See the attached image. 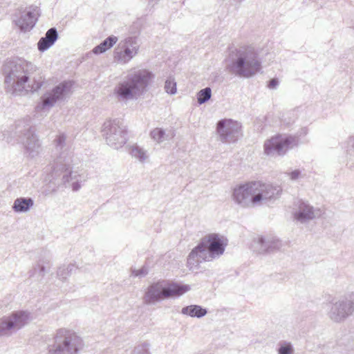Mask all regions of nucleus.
Returning <instances> with one entry per match:
<instances>
[{
	"label": "nucleus",
	"instance_id": "1",
	"mask_svg": "<svg viewBox=\"0 0 354 354\" xmlns=\"http://www.w3.org/2000/svg\"><path fill=\"white\" fill-rule=\"evenodd\" d=\"M64 133L58 135L54 140L55 151L58 153L53 163L45 169L44 181L56 185V180L62 176L61 181L65 187L78 192L86 181V176L82 169H74L72 166V153L68 150Z\"/></svg>",
	"mask_w": 354,
	"mask_h": 354
},
{
	"label": "nucleus",
	"instance_id": "2",
	"mask_svg": "<svg viewBox=\"0 0 354 354\" xmlns=\"http://www.w3.org/2000/svg\"><path fill=\"white\" fill-rule=\"evenodd\" d=\"M37 67L25 59L7 62L3 66L6 90L16 95H25L37 91L43 86L41 75L32 76Z\"/></svg>",
	"mask_w": 354,
	"mask_h": 354
},
{
	"label": "nucleus",
	"instance_id": "3",
	"mask_svg": "<svg viewBox=\"0 0 354 354\" xmlns=\"http://www.w3.org/2000/svg\"><path fill=\"white\" fill-rule=\"evenodd\" d=\"M280 186L262 181H251L236 186L232 194L233 201L242 208H253L268 205L279 199Z\"/></svg>",
	"mask_w": 354,
	"mask_h": 354
},
{
	"label": "nucleus",
	"instance_id": "4",
	"mask_svg": "<svg viewBox=\"0 0 354 354\" xmlns=\"http://www.w3.org/2000/svg\"><path fill=\"white\" fill-rule=\"evenodd\" d=\"M261 59L254 47L240 46L230 53L226 70L235 76L250 78L261 72Z\"/></svg>",
	"mask_w": 354,
	"mask_h": 354
},
{
	"label": "nucleus",
	"instance_id": "5",
	"mask_svg": "<svg viewBox=\"0 0 354 354\" xmlns=\"http://www.w3.org/2000/svg\"><path fill=\"white\" fill-rule=\"evenodd\" d=\"M154 75L147 69H131L113 89L119 101L137 100L147 90Z\"/></svg>",
	"mask_w": 354,
	"mask_h": 354
},
{
	"label": "nucleus",
	"instance_id": "6",
	"mask_svg": "<svg viewBox=\"0 0 354 354\" xmlns=\"http://www.w3.org/2000/svg\"><path fill=\"white\" fill-rule=\"evenodd\" d=\"M227 245V240L223 236L215 233L205 236L189 254L187 266L190 270L197 269L201 263L219 258Z\"/></svg>",
	"mask_w": 354,
	"mask_h": 354
},
{
	"label": "nucleus",
	"instance_id": "7",
	"mask_svg": "<svg viewBox=\"0 0 354 354\" xmlns=\"http://www.w3.org/2000/svg\"><path fill=\"white\" fill-rule=\"evenodd\" d=\"M84 343L75 331L66 328L56 330L53 343L48 346L47 354H79Z\"/></svg>",
	"mask_w": 354,
	"mask_h": 354
},
{
	"label": "nucleus",
	"instance_id": "8",
	"mask_svg": "<svg viewBox=\"0 0 354 354\" xmlns=\"http://www.w3.org/2000/svg\"><path fill=\"white\" fill-rule=\"evenodd\" d=\"M190 289L189 285L166 280L158 281L148 287L144 296V301L147 304H155L167 298L180 297Z\"/></svg>",
	"mask_w": 354,
	"mask_h": 354
},
{
	"label": "nucleus",
	"instance_id": "9",
	"mask_svg": "<svg viewBox=\"0 0 354 354\" xmlns=\"http://www.w3.org/2000/svg\"><path fill=\"white\" fill-rule=\"evenodd\" d=\"M72 86L71 82L64 81L46 91L35 107L36 111L48 112L57 102L66 101L72 93Z\"/></svg>",
	"mask_w": 354,
	"mask_h": 354
},
{
	"label": "nucleus",
	"instance_id": "10",
	"mask_svg": "<svg viewBox=\"0 0 354 354\" xmlns=\"http://www.w3.org/2000/svg\"><path fill=\"white\" fill-rule=\"evenodd\" d=\"M15 136L17 142L21 143L28 156L34 158L41 151V143L30 124L25 120L17 122L15 125Z\"/></svg>",
	"mask_w": 354,
	"mask_h": 354
},
{
	"label": "nucleus",
	"instance_id": "11",
	"mask_svg": "<svg viewBox=\"0 0 354 354\" xmlns=\"http://www.w3.org/2000/svg\"><path fill=\"white\" fill-rule=\"evenodd\" d=\"M101 132L106 144L115 149L122 147L128 139L127 127L119 119L106 120L102 127Z\"/></svg>",
	"mask_w": 354,
	"mask_h": 354
},
{
	"label": "nucleus",
	"instance_id": "12",
	"mask_svg": "<svg viewBox=\"0 0 354 354\" xmlns=\"http://www.w3.org/2000/svg\"><path fill=\"white\" fill-rule=\"evenodd\" d=\"M354 313V292L344 294L330 301L327 315L335 323H342Z\"/></svg>",
	"mask_w": 354,
	"mask_h": 354
},
{
	"label": "nucleus",
	"instance_id": "13",
	"mask_svg": "<svg viewBox=\"0 0 354 354\" xmlns=\"http://www.w3.org/2000/svg\"><path fill=\"white\" fill-rule=\"evenodd\" d=\"M298 145V136L278 135L265 141L264 154L270 157L283 156L289 149Z\"/></svg>",
	"mask_w": 354,
	"mask_h": 354
},
{
	"label": "nucleus",
	"instance_id": "14",
	"mask_svg": "<svg viewBox=\"0 0 354 354\" xmlns=\"http://www.w3.org/2000/svg\"><path fill=\"white\" fill-rule=\"evenodd\" d=\"M139 49L138 38L133 36L127 37L121 39L114 48L113 60L119 64H127L138 54Z\"/></svg>",
	"mask_w": 354,
	"mask_h": 354
},
{
	"label": "nucleus",
	"instance_id": "15",
	"mask_svg": "<svg viewBox=\"0 0 354 354\" xmlns=\"http://www.w3.org/2000/svg\"><path fill=\"white\" fill-rule=\"evenodd\" d=\"M32 317L30 313L20 310L5 317L0 322V335H10L26 326Z\"/></svg>",
	"mask_w": 354,
	"mask_h": 354
},
{
	"label": "nucleus",
	"instance_id": "16",
	"mask_svg": "<svg viewBox=\"0 0 354 354\" xmlns=\"http://www.w3.org/2000/svg\"><path fill=\"white\" fill-rule=\"evenodd\" d=\"M216 131L222 142L232 143L242 136L241 124L232 119H224L218 122Z\"/></svg>",
	"mask_w": 354,
	"mask_h": 354
},
{
	"label": "nucleus",
	"instance_id": "17",
	"mask_svg": "<svg viewBox=\"0 0 354 354\" xmlns=\"http://www.w3.org/2000/svg\"><path fill=\"white\" fill-rule=\"evenodd\" d=\"M39 15L38 8L32 6L16 10L12 20L21 31L26 32L35 26Z\"/></svg>",
	"mask_w": 354,
	"mask_h": 354
},
{
	"label": "nucleus",
	"instance_id": "18",
	"mask_svg": "<svg viewBox=\"0 0 354 354\" xmlns=\"http://www.w3.org/2000/svg\"><path fill=\"white\" fill-rule=\"evenodd\" d=\"M283 244L277 238L272 236H259L253 241L252 248L259 254L272 253L279 250Z\"/></svg>",
	"mask_w": 354,
	"mask_h": 354
},
{
	"label": "nucleus",
	"instance_id": "19",
	"mask_svg": "<svg viewBox=\"0 0 354 354\" xmlns=\"http://www.w3.org/2000/svg\"><path fill=\"white\" fill-rule=\"evenodd\" d=\"M321 212L319 209H315L309 204L301 201L298 209L294 213V217L300 223H303L309 220H312L317 216H319Z\"/></svg>",
	"mask_w": 354,
	"mask_h": 354
},
{
	"label": "nucleus",
	"instance_id": "20",
	"mask_svg": "<svg viewBox=\"0 0 354 354\" xmlns=\"http://www.w3.org/2000/svg\"><path fill=\"white\" fill-rule=\"evenodd\" d=\"M58 38V32L55 28H50L41 37L38 43L37 48L40 52H44L50 48Z\"/></svg>",
	"mask_w": 354,
	"mask_h": 354
},
{
	"label": "nucleus",
	"instance_id": "21",
	"mask_svg": "<svg viewBox=\"0 0 354 354\" xmlns=\"http://www.w3.org/2000/svg\"><path fill=\"white\" fill-rule=\"evenodd\" d=\"M34 201L31 198H17L15 200L12 209L15 212H26L33 206Z\"/></svg>",
	"mask_w": 354,
	"mask_h": 354
},
{
	"label": "nucleus",
	"instance_id": "22",
	"mask_svg": "<svg viewBox=\"0 0 354 354\" xmlns=\"http://www.w3.org/2000/svg\"><path fill=\"white\" fill-rule=\"evenodd\" d=\"M181 313L192 317L201 318L207 315V310L198 305H190L183 307Z\"/></svg>",
	"mask_w": 354,
	"mask_h": 354
},
{
	"label": "nucleus",
	"instance_id": "23",
	"mask_svg": "<svg viewBox=\"0 0 354 354\" xmlns=\"http://www.w3.org/2000/svg\"><path fill=\"white\" fill-rule=\"evenodd\" d=\"M150 136L155 142L160 144L171 139L174 137V133L171 131H167L162 128H155L151 131Z\"/></svg>",
	"mask_w": 354,
	"mask_h": 354
},
{
	"label": "nucleus",
	"instance_id": "24",
	"mask_svg": "<svg viewBox=\"0 0 354 354\" xmlns=\"http://www.w3.org/2000/svg\"><path fill=\"white\" fill-rule=\"evenodd\" d=\"M118 41L116 36L111 35L101 42L99 45L96 46L93 49L94 54L98 55L106 52L108 49L112 48Z\"/></svg>",
	"mask_w": 354,
	"mask_h": 354
},
{
	"label": "nucleus",
	"instance_id": "25",
	"mask_svg": "<svg viewBox=\"0 0 354 354\" xmlns=\"http://www.w3.org/2000/svg\"><path fill=\"white\" fill-rule=\"evenodd\" d=\"M129 153L133 158L142 163L146 162L149 158L147 151L138 145H133L130 147Z\"/></svg>",
	"mask_w": 354,
	"mask_h": 354
},
{
	"label": "nucleus",
	"instance_id": "26",
	"mask_svg": "<svg viewBox=\"0 0 354 354\" xmlns=\"http://www.w3.org/2000/svg\"><path fill=\"white\" fill-rule=\"evenodd\" d=\"M295 349L291 342L287 341H281L278 344V354H294Z\"/></svg>",
	"mask_w": 354,
	"mask_h": 354
},
{
	"label": "nucleus",
	"instance_id": "27",
	"mask_svg": "<svg viewBox=\"0 0 354 354\" xmlns=\"http://www.w3.org/2000/svg\"><path fill=\"white\" fill-rule=\"evenodd\" d=\"M212 97V90L209 87L201 89L197 93V101L199 104L207 102Z\"/></svg>",
	"mask_w": 354,
	"mask_h": 354
},
{
	"label": "nucleus",
	"instance_id": "28",
	"mask_svg": "<svg viewBox=\"0 0 354 354\" xmlns=\"http://www.w3.org/2000/svg\"><path fill=\"white\" fill-rule=\"evenodd\" d=\"M50 261L49 259H42L39 260L34 268V271L38 272L39 274L43 277L46 272V267H50Z\"/></svg>",
	"mask_w": 354,
	"mask_h": 354
},
{
	"label": "nucleus",
	"instance_id": "29",
	"mask_svg": "<svg viewBox=\"0 0 354 354\" xmlns=\"http://www.w3.org/2000/svg\"><path fill=\"white\" fill-rule=\"evenodd\" d=\"M76 269V266L74 264H69L67 266L59 267L57 270V276L62 280L66 279V276L64 274L63 272L67 270L68 274H71Z\"/></svg>",
	"mask_w": 354,
	"mask_h": 354
},
{
	"label": "nucleus",
	"instance_id": "30",
	"mask_svg": "<svg viewBox=\"0 0 354 354\" xmlns=\"http://www.w3.org/2000/svg\"><path fill=\"white\" fill-rule=\"evenodd\" d=\"M165 89L167 93L171 95H174L176 93V83L174 79L169 77L166 80Z\"/></svg>",
	"mask_w": 354,
	"mask_h": 354
},
{
	"label": "nucleus",
	"instance_id": "31",
	"mask_svg": "<svg viewBox=\"0 0 354 354\" xmlns=\"http://www.w3.org/2000/svg\"><path fill=\"white\" fill-rule=\"evenodd\" d=\"M149 344L147 342L142 343L135 347L133 354H150L149 351Z\"/></svg>",
	"mask_w": 354,
	"mask_h": 354
},
{
	"label": "nucleus",
	"instance_id": "32",
	"mask_svg": "<svg viewBox=\"0 0 354 354\" xmlns=\"http://www.w3.org/2000/svg\"><path fill=\"white\" fill-rule=\"evenodd\" d=\"M149 272L148 268L146 266H142L138 270H133L132 274L134 277H145Z\"/></svg>",
	"mask_w": 354,
	"mask_h": 354
},
{
	"label": "nucleus",
	"instance_id": "33",
	"mask_svg": "<svg viewBox=\"0 0 354 354\" xmlns=\"http://www.w3.org/2000/svg\"><path fill=\"white\" fill-rule=\"evenodd\" d=\"M287 174L292 180H296L299 178L301 175V171L299 169H295L291 172L287 173Z\"/></svg>",
	"mask_w": 354,
	"mask_h": 354
},
{
	"label": "nucleus",
	"instance_id": "34",
	"mask_svg": "<svg viewBox=\"0 0 354 354\" xmlns=\"http://www.w3.org/2000/svg\"><path fill=\"white\" fill-rule=\"evenodd\" d=\"M279 84V81L277 78H272L271 79L268 84V87L270 88V89H275L277 86Z\"/></svg>",
	"mask_w": 354,
	"mask_h": 354
},
{
	"label": "nucleus",
	"instance_id": "35",
	"mask_svg": "<svg viewBox=\"0 0 354 354\" xmlns=\"http://www.w3.org/2000/svg\"><path fill=\"white\" fill-rule=\"evenodd\" d=\"M347 142L348 146L351 147L354 151V136L349 137Z\"/></svg>",
	"mask_w": 354,
	"mask_h": 354
},
{
	"label": "nucleus",
	"instance_id": "36",
	"mask_svg": "<svg viewBox=\"0 0 354 354\" xmlns=\"http://www.w3.org/2000/svg\"><path fill=\"white\" fill-rule=\"evenodd\" d=\"M308 133V129L306 127L301 128L299 132V136H306Z\"/></svg>",
	"mask_w": 354,
	"mask_h": 354
},
{
	"label": "nucleus",
	"instance_id": "37",
	"mask_svg": "<svg viewBox=\"0 0 354 354\" xmlns=\"http://www.w3.org/2000/svg\"><path fill=\"white\" fill-rule=\"evenodd\" d=\"M4 138L6 139V141L8 142H12V138H10L9 136L6 137V136L4 134Z\"/></svg>",
	"mask_w": 354,
	"mask_h": 354
},
{
	"label": "nucleus",
	"instance_id": "38",
	"mask_svg": "<svg viewBox=\"0 0 354 354\" xmlns=\"http://www.w3.org/2000/svg\"><path fill=\"white\" fill-rule=\"evenodd\" d=\"M233 2L241 3V2L244 1L245 0H231Z\"/></svg>",
	"mask_w": 354,
	"mask_h": 354
},
{
	"label": "nucleus",
	"instance_id": "39",
	"mask_svg": "<svg viewBox=\"0 0 354 354\" xmlns=\"http://www.w3.org/2000/svg\"><path fill=\"white\" fill-rule=\"evenodd\" d=\"M63 273H64V275H66V278L68 277V276H69V275H70V274H68V273H67V270L64 271V272H63Z\"/></svg>",
	"mask_w": 354,
	"mask_h": 354
}]
</instances>
